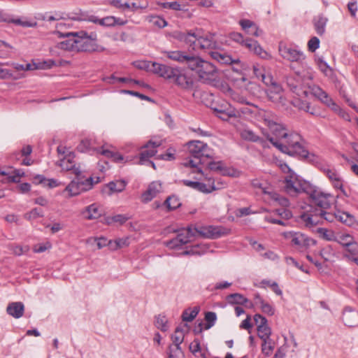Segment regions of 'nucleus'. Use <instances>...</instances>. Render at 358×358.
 Returning <instances> with one entry per match:
<instances>
[{"label":"nucleus","mask_w":358,"mask_h":358,"mask_svg":"<svg viewBox=\"0 0 358 358\" xmlns=\"http://www.w3.org/2000/svg\"><path fill=\"white\" fill-rule=\"evenodd\" d=\"M1 176H6L7 178L2 180V182H19L20 178L24 176L22 170L16 169L12 173L4 171H0Z\"/></svg>","instance_id":"28"},{"label":"nucleus","mask_w":358,"mask_h":358,"mask_svg":"<svg viewBox=\"0 0 358 358\" xmlns=\"http://www.w3.org/2000/svg\"><path fill=\"white\" fill-rule=\"evenodd\" d=\"M286 82L290 90L292 91L294 93L296 94L298 96H308V92L306 90L301 89L299 82L298 80H296L294 76H287L286 78Z\"/></svg>","instance_id":"27"},{"label":"nucleus","mask_w":358,"mask_h":358,"mask_svg":"<svg viewBox=\"0 0 358 358\" xmlns=\"http://www.w3.org/2000/svg\"><path fill=\"white\" fill-rule=\"evenodd\" d=\"M155 326L162 331H166L168 329L167 319L164 315H158L155 319Z\"/></svg>","instance_id":"46"},{"label":"nucleus","mask_w":358,"mask_h":358,"mask_svg":"<svg viewBox=\"0 0 358 358\" xmlns=\"http://www.w3.org/2000/svg\"><path fill=\"white\" fill-rule=\"evenodd\" d=\"M112 3L116 8L127 10L130 9L131 4L127 0H113Z\"/></svg>","instance_id":"52"},{"label":"nucleus","mask_w":358,"mask_h":358,"mask_svg":"<svg viewBox=\"0 0 358 358\" xmlns=\"http://www.w3.org/2000/svg\"><path fill=\"white\" fill-rule=\"evenodd\" d=\"M171 36L188 44L194 50L201 51L209 54V52L219 48L220 40L215 33L201 35L199 32L173 31Z\"/></svg>","instance_id":"2"},{"label":"nucleus","mask_w":358,"mask_h":358,"mask_svg":"<svg viewBox=\"0 0 358 358\" xmlns=\"http://www.w3.org/2000/svg\"><path fill=\"white\" fill-rule=\"evenodd\" d=\"M338 242L343 247H352L356 245L354 238L349 234H343L338 237Z\"/></svg>","instance_id":"41"},{"label":"nucleus","mask_w":358,"mask_h":358,"mask_svg":"<svg viewBox=\"0 0 358 358\" xmlns=\"http://www.w3.org/2000/svg\"><path fill=\"white\" fill-rule=\"evenodd\" d=\"M97 153H100L102 155L105 156L107 158H111L115 162H120L123 160V157L122 155L114 152L110 150L104 149L103 148L99 149L94 150Z\"/></svg>","instance_id":"33"},{"label":"nucleus","mask_w":358,"mask_h":358,"mask_svg":"<svg viewBox=\"0 0 358 358\" xmlns=\"http://www.w3.org/2000/svg\"><path fill=\"white\" fill-rule=\"evenodd\" d=\"M254 321L257 326V329L268 324L266 318L260 314H256L254 315Z\"/></svg>","instance_id":"56"},{"label":"nucleus","mask_w":358,"mask_h":358,"mask_svg":"<svg viewBox=\"0 0 358 358\" xmlns=\"http://www.w3.org/2000/svg\"><path fill=\"white\" fill-rule=\"evenodd\" d=\"M270 87L266 91L267 96L273 103H280L282 99V88L272 78L269 85Z\"/></svg>","instance_id":"21"},{"label":"nucleus","mask_w":358,"mask_h":358,"mask_svg":"<svg viewBox=\"0 0 358 358\" xmlns=\"http://www.w3.org/2000/svg\"><path fill=\"white\" fill-rule=\"evenodd\" d=\"M125 186L126 183L124 180L112 181L107 184V187L110 190V194L114 192H120L123 191Z\"/></svg>","instance_id":"37"},{"label":"nucleus","mask_w":358,"mask_h":358,"mask_svg":"<svg viewBox=\"0 0 358 358\" xmlns=\"http://www.w3.org/2000/svg\"><path fill=\"white\" fill-rule=\"evenodd\" d=\"M285 166L289 173V176L285 178V188L287 193L297 194L303 192L308 194L310 199V192L318 191L310 187L307 183L302 182L298 178V176L286 164H285Z\"/></svg>","instance_id":"9"},{"label":"nucleus","mask_w":358,"mask_h":358,"mask_svg":"<svg viewBox=\"0 0 358 358\" xmlns=\"http://www.w3.org/2000/svg\"><path fill=\"white\" fill-rule=\"evenodd\" d=\"M253 52L257 55L259 56L262 59H269L271 58V55L265 51L257 43L255 48L253 49Z\"/></svg>","instance_id":"53"},{"label":"nucleus","mask_w":358,"mask_h":358,"mask_svg":"<svg viewBox=\"0 0 358 358\" xmlns=\"http://www.w3.org/2000/svg\"><path fill=\"white\" fill-rule=\"evenodd\" d=\"M56 34H58L59 37H76L77 52H94L99 50V45L96 43L97 36L94 32L88 34L85 31H80L62 33L57 31Z\"/></svg>","instance_id":"6"},{"label":"nucleus","mask_w":358,"mask_h":358,"mask_svg":"<svg viewBox=\"0 0 358 358\" xmlns=\"http://www.w3.org/2000/svg\"><path fill=\"white\" fill-rule=\"evenodd\" d=\"M243 30L250 36L260 37L263 36L264 31L260 29L257 24H241Z\"/></svg>","instance_id":"30"},{"label":"nucleus","mask_w":358,"mask_h":358,"mask_svg":"<svg viewBox=\"0 0 358 358\" xmlns=\"http://www.w3.org/2000/svg\"><path fill=\"white\" fill-rule=\"evenodd\" d=\"M278 51L282 58L290 62H301L305 59L302 51L288 46L282 42L279 43Z\"/></svg>","instance_id":"13"},{"label":"nucleus","mask_w":358,"mask_h":358,"mask_svg":"<svg viewBox=\"0 0 358 358\" xmlns=\"http://www.w3.org/2000/svg\"><path fill=\"white\" fill-rule=\"evenodd\" d=\"M209 55H210L213 59L222 64H236L240 66V68L233 67L234 71L238 72L243 69V65L241 64V60L238 58L234 59L229 55L217 51H210L209 52Z\"/></svg>","instance_id":"17"},{"label":"nucleus","mask_w":358,"mask_h":358,"mask_svg":"<svg viewBox=\"0 0 358 358\" xmlns=\"http://www.w3.org/2000/svg\"><path fill=\"white\" fill-rule=\"evenodd\" d=\"M324 172L331 181L335 180L340 177L339 174L334 169H324Z\"/></svg>","instance_id":"63"},{"label":"nucleus","mask_w":358,"mask_h":358,"mask_svg":"<svg viewBox=\"0 0 358 358\" xmlns=\"http://www.w3.org/2000/svg\"><path fill=\"white\" fill-rule=\"evenodd\" d=\"M189 350L196 357H198L201 353V348L200 341L198 339H194L189 345Z\"/></svg>","instance_id":"51"},{"label":"nucleus","mask_w":358,"mask_h":358,"mask_svg":"<svg viewBox=\"0 0 358 358\" xmlns=\"http://www.w3.org/2000/svg\"><path fill=\"white\" fill-rule=\"evenodd\" d=\"M63 41L58 43L56 48L65 51L77 52V38L69 36Z\"/></svg>","instance_id":"26"},{"label":"nucleus","mask_w":358,"mask_h":358,"mask_svg":"<svg viewBox=\"0 0 358 358\" xmlns=\"http://www.w3.org/2000/svg\"><path fill=\"white\" fill-rule=\"evenodd\" d=\"M205 320L206 321L205 329H208L215 324L217 320V315L214 312H207L205 315Z\"/></svg>","instance_id":"49"},{"label":"nucleus","mask_w":358,"mask_h":358,"mask_svg":"<svg viewBox=\"0 0 358 358\" xmlns=\"http://www.w3.org/2000/svg\"><path fill=\"white\" fill-rule=\"evenodd\" d=\"M202 163H203V158L195 159L194 157H193V159L190 158V159H187L185 162L183 163V165L185 166H189V167H192V168H197L196 172L203 175L202 170L200 168H198V165L200 164H202Z\"/></svg>","instance_id":"43"},{"label":"nucleus","mask_w":358,"mask_h":358,"mask_svg":"<svg viewBox=\"0 0 358 358\" xmlns=\"http://www.w3.org/2000/svg\"><path fill=\"white\" fill-rule=\"evenodd\" d=\"M0 78L1 79H9V78L17 79L18 77H15L13 75V73L8 69H0Z\"/></svg>","instance_id":"61"},{"label":"nucleus","mask_w":358,"mask_h":358,"mask_svg":"<svg viewBox=\"0 0 358 358\" xmlns=\"http://www.w3.org/2000/svg\"><path fill=\"white\" fill-rule=\"evenodd\" d=\"M231 98L233 101L235 102L241 103V104H246V105H251L254 107L257 108V106L251 104L249 101H247V99L244 97L243 96L238 94V93H233L231 94Z\"/></svg>","instance_id":"54"},{"label":"nucleus","mask_w":358,"mask_h":358,"mask_svg":"<svg viewBox=\"0 0 358 358\" xmlns=\"http://www.w3.org/2000/svg\"><path fill=\"white\" fill-rule=\"evenodd\" d=\"M320 47V40L317 37H312L308 42V48L309 51L313 52Z\"/></svg>","instance_id":"55"},{"label":"nucleus","mask_w":358,"mask_h":358,"mask_svg":"<svg viewBox=\"0 0 358 358\" xmlns=\"http://www.w3.org/2000/svg\"><path fill=\"white\" fill-rule=\"evenodd\" d=\"M261 310L268 315H273L275 313V309L272 305L266 302L260 308Z\"/></svg>","instance_id":"59"},{"label":"nucleus","mask_w":358,"mask_h":358,"mask_svg":"<svg viewBox=\"0 0 358 358\" xmlns=\"http://www.w3.org/2000/svg\"><path fill=\"white\" fill-rule=\"evenodd\" d=\"M184 327H187V325L185 324L184 327L180 326L176 329L174 334L171 336L173 345L180 346L183 342L185 337Z\"/></svg>","instance_id":"32"},{"label":"nucleus","mask_w":358,"mask_h":358,"mask_svg":"<svg viewBox=\"0 0 358 358\" xmlns=\"http://www.w3.org/2000/svg\"><path fill=\"white\" fill-rule=\"evenodd\" d=\"M162 190V184L159 181L151 182L147 190L142 194V201L145 203L150 201Z\"/></svg>","instance_id":"22"},{"label":"nucleus","mask_w":358,"mask_h":358,"mask_svg":"<svg viewBox=\"0 0 358 358\" xmlns=\"http://www.w3.org/2000/svg\"><path fill=\"white\" fill-rule=\"evenodd\" d=\"M187 149L192 157L199 158H212L210 150L207 144L200 141H191L187 143Z\"/></svg>","instance_id":"12"},{"label":"nucleus","mask_w":358,"mask_h":358,"mask_svg":"<svg viewBox=\"0 0 358 358\" xmlns=\"http://www.w3.org/2000/svg\"><path fill=\"white\" fill-rule=\"evenodd\" d=\"M337 220L348 226H350L354 223V217L348 213L337 210Z\"/></svg>","instance_id":"38"},{"label":"nucleus","mask_w":358,"mask_h":358,"mask_svg":"<svg viewBox=\"0 0 358 358\" xmlns=\"http://www.w3.org/2000/svg\"><path fill=\"white\" fill-rule=\"evenodd\" d=\"M227 300L231 304H245L248 302V299L243 295L238 293L231 294L227 296Z\"/></svg>","instance_id":"36"},{"label":"nucleus","mask_w":358,"mask_h":358,"mask_svg":"<svg viewBox=\"0 0 358 358\" xmlns=\"http://www.w3.org/2000/svg\"><path fill=\"white\" fill-rule=\"evenodd\" d=\"M298 107L300 110H305L311 115L315 114L314 109L311 108L310 103L307 101H299Z\"/></svg>","instance_id":"58"},{"label":"nucleus","mask_w":358,"mask_h":358,"mask_svg":"<svg viewBox=\"0 0 358 358\" xmlns=\"http://www.w3.org/2000/svg\"><path fill=\"white\" fill-rule=\"evenodd\" d=\"M43 217V212L41 209L37 208H33L31 211L25 213L24 215V217L28 220H34L37 217Z\"/></svg>","instance_id":"48"},{"label":"nucleus","mask_w":358,"mask_h":358,"mask_svg":"<svg viewBox=\"0 0 358 358\" xmlns=\"http://www.w3.org/2000/svg\"><path fill=\"white\" fill-rule=\"evenodd\" d=\"M285 140L282 143H275L278 144V150L280 152L304 159L308 157L309 152L306 149L304 141L299 134L289 131Z\"/></svg>","instance_id":"5"},{"label":"nucleus","mask_w":358,"mask_h":358,"mask_svg":"<svg viewBox=\"0 0 358 358\" xmlns=\"http://www.w3.org/2000/svg\"><path fill=\"white\" fill-rule=\"evenodd\" d=\"M161 142L149 141L143 147L140 153V164H143L148 162L154 169H155V163L149 160V158L153 157L157 153V148L161 145Z\"/></svg>","instance_id":"14"},{"label":"nucleus","mask_w":358,"mask_h":358,"mask_svg":"<svg viewBox=\"0 0 358 358\" xmlns=\"http://www.w3.org/2000/svg\"><path fill=\"white\" fill-rule=\"evenodd\" d=\"M195 189L202 193H210L216 189L215 186V181L213 178H209V183L198 182Z\"/></svg>","instance_id":"34"},{"label":"nucleus","mask_w":358,"mask_h":358,"mask_svg":"<svg viewBox=\"0 0 358 358\" xmlns=\"http://www.w3.org/2000/svg\"><path fill=\"white\" fill-rule=\"evenodd\" d=\"M93 178L90 177L83 179L80 176L73 180L66 187L65 190L69 192L71 196L78 195L83 192L90 189L93 186Z\"/></svg>","instance_id":"10"},{"label":"nucleus","mask_w":358,"mask_h":358,"mask_svg":"<svg viewBox=\"0 0 358 358\" xmlns=\"http://www.w3.org/2000/svg\"><path fill=\"white\" fill-rule=\"evenodd\" d=\"M189 69L195 71L203 83L213 81L217 76L216 67L210 62L203 60L199 57H194Z\"/></svg>","instance_id":"8"},{"label":"nucleus","mask_w":358,"mask_h":358,"mask_svg":"<svg viewBox=\"0 0 358 358\" xmlns=\"http://www.w3.org/2000/svg\"><path fill=\"white\" fill-rule=\"evenodd\" d=\"M273 349L274 346L271 344V339H270V341H263L262 344V352L265 356L269 357Z\"/></svg>","instance_id":"50"},{"label":"nucleus","mask_w":358,"mask_h":358,"mask_svg":"<svg viewBox=\"0 0 358 358\" xmlns=\"http://www.w3.org/2000/svg\"><path fill=\"white\" fill-rule=\"evenodd\" d=\"M164 53L166 57L175 62H178L181 64H185L189 69L193 59L195 56L185 53L183 51L175 50V51H164Z\"/></svg>","instance_id":"18"},{"label":"nucleus","mask_w":358,"mask_h":358,"mask_svg":"<svg viewBox=\"0 0 358 358\" xmlns=\"http://www.w3.org/2000/svg\"><path fill=\"white\" fill-rule=\"evenodd\" d=\"M115 246H112V250H115L118 248L127 246L129 244L128 238H118L114 241Z\"/></svg>","instance_id":"60"},{"label":"nucleus","mask_w":358,"mask_h":358,"mask_svg":"<svg viewBox=\"0 0 358 358\" xmlns=\"http://www.w3.org/2000/svg\"><path fill=\"white\" fill-rule=\"evenodd\" d=\"M200 310L199 306H194L193 308H188L183 311L182 314V320L184 322H192L197 316Z\"/></svg>","instance_id":"35"},{"label":"nucleus","mask_w":358,"mask_h":358,"mask_svg":"<svg viewBox=\"0 0 358 358\" xmlns=\"http://www.w3.org/2000/svg\"><path fill=\"white\" fill-rule=\"evenodd\" d=\"M252 69L255 77L260 78L264 83L268 85L270 82H271L272 77L265 74V69L263 66L257 64L253 65Z\"/></svg>","instance_id":"29"},{"label":"nucleus","mask_w":358,"mask_h":358,"mask_svg":"<svg viewBox=\"0 0 358 358\" xmlns=\"http://www.w3.org/2000/svg\"><path fill=\"white\" fill-rule=\"evenodd\" d=\"M259 116L268 127L271 134H267V139L278 149L276 142L282 143L285 141L289 131L278 122V117L269 111L261 110L259 111Z\"/></svg>","instance_id":"4"},{"label":"nucleus","mask_w":358,"mask_h":358,"mask_svg":"<svg viewBox=\"0 0 358 358\" xmlns=\"http://www.w3.org/2000/svg\"><path fill=\"white\" fill-rule=\"evenodd\" d=\"M310 93L317 97L322 103L331 108L333 110H337L338 106L329 96V94L317 85L310 87Z\"/></svg>","instance_id":"16"},{"label":"nucleus","mask_w":358,"mask_h":358,"mask_svg":"<svg viewBox=\"0 0 358 358\" xmlns=\"http://www.w3.org/2000/svg\"><path fill=\"white\" fill-rule=\"evenodd\" d=\"M273 215L278 216L285 221H287L292 217V213L289 210L285 208H278L273 211Z\"/></svg>","instance_id":"47"},{"label":"nucleus","mask_w":358,"mask_h":358,"mask_svg":"<svg viewBox=\"0 0 358 358\" xmlns=\"http://www.w3.org/2000/svg\"><path fill=\"white\" fill-rule=\"evenodd\" d=\"M173 74L171 80L179 87L183 89H190L193 87V80L182 73L179 69L176 68V72H174Z\"/></svg>","instance_id":"20"},{"label":"nucleus","mask_w":358,"mask_h":358,"mask_svg":"<svg viewBox=\"0 0 358 358\" xmlns=\"http://www.w3.org/2000/svg\"><path fill=\"white\" fill-rule=\"evenodd\" d=\"M309 209L302 213L300 221L307 227H313L321 223L322 220L332 222L337 219V210L334 213L326 212L330 206L328 195L320 191L310 192Z\"/></svg>","instance_id":"1"},{"label":"nucleus","mask_w":358,"mask_h":358,"mask_svg":"<svg viewBox=\"0 0 358 358\" xmlns=\"http://www.w3.org/2000/svg\"><path fill=\"white\" fill-rule=\"evenodd\" d=\"M285 237L289 239L292 244L300 250H306L316 244V241L314 239L301 233H285Z\"/></svg>","instance_id":"11"},{"label":"nucleus","mask_w":358,"mask_h":358,"mask_svg":"<svg viewBox=\"0 0 358 358\" xmlns=\"http://www.w3.org/2000/svg\"><path fill=\"white\" fill-rule=\"evenodd\" d=\"M342 320L345 326L355 327L358 324V312L347 308L343 313Z\"/></svg>","instance_id":"23"},{"label":"nucleus","mask_w":358,"mask_h":358,"mask_svg":"<svg viewBox=\"0 0 358 358\" xmlns=\"http://www.w3.org/2000/svg\"><path fill=\"white\" fill-rule=\"evenodd\" d=\"M257 329L258 336L262 340V341H270V336L271 335V329L267 325L261 327Z\"/></svg>","instance_id":"40"},{"label":"nucleus","mask_w":358,"mask_h":358,"mask_svg":"<svg viewBox=\"0 0 358 358\" xmlns=\"http://www.w3.org/2000/svg\"><path fill=\"white\" fill-rule=\"evenodd\" d=\"M252 187L255 188L259 189L264 194H270V192L267 190L268 187L264 185L259 180L255 179L252 180L251 182Z\"/></svg>","instance_id":"57"},{"label":"nucleus","mask_w":358,"mask_h":358,"mask_svg":"<svg viewBox=\"0 0 358 358\" xmlns=\"http://www.w3.org/2000/svg\"><path fill=\"white\" fill-rule=\"evenodd\" d=\"M35 20L37 21H59V20H73L84 21L87 20L90 22H103L104 19L98 20L96 17L91 16L86 18L85 15L74 14L73 15H64L62 13H37L35 15ZM105 20H113V22H118L113 17H108Z\"/></svg>","instance_id":"7"},{"label":"nucleus","mask_w":358,"mask_h":358,"mask_svg":"<svg viewBox=\"0 0 358 358\" xmlns=\"http://www.w3.org/2000/svg\"><path fill=\"white\" fill-rule=\"evenodd\" d=\"M287 347L282 345L275 352L273 358H284L286 355Z\"/></svg>","instance_id":"64"},{"label":"nucleus","mask_w":358,"mask_h":358,"mask_svg":"<svg viewBox=\"0 0 358 358\" xmlns=\"http://www.w3.org/2000/svg\"><path fill=\"white\" fill-rule=\"evenodd\" d=\"M164 204L169 210L176 209L181 205L179 199L176 196H169L165 200Z\"/></svg>","instance_id":"42"},{"label":"nucleus","mask_w":358,"mask_h":358,"mask_svg":"<svg viewBox=\"0 0 358 358\" xmlns=\"http://www.w3.org/2000/svg\"><path fill=\"white\" fill-rule=\"evenodd\" d=\"M113 38H114V40H115V41L120 40L122 41H129V39H130L129 35L122 31L116 32Z\"/></svg>","instance_id":"62"},{"label":"nucleus","mask_w":358,"mask_h":358,"mask_svg":"<svg viewBox=\"0 0 358 358\" xmlns=\"http://www.w3.org/2000/svg\"><path fill=\"white\" fill-rule=\"evenodd\" d=\"M74 157L75 155L73 152H69L57 162V165L64 171H71L76 176H80L82 171L79 166H76V162L73 160Z\"/></svg>","instance_id":"15"},{"label":"nucleus","mask_w":358,"mask_h":358,"mask_svg":"<svg viewBox=\"0 0 358 358\" xmlns=\"http://www.w3.org/2000/svg\"><path fill=\"white\" fill-rule=\"evenodd\" d=\"M213 110L217 114L227 115L228 116H239L238 109H236L229 104L214 108Z\"/></svg>","instance_id":"31"},{"label":"nucleus","mask_w":358,"mask_h":358,"mask_svg":"<svg viewBox=\"0 0 358 358\" xmlns=\"http://www.w3.org/2000/svg\"><path fill=\"white\" fill-rule=\"evenodd\" d=\"M241 136L245 141L252 142L262 141V138L257 136L254 131L250 129H244L241 133Z\"/></svg>","instance_id":"39"},{"label":"nucleus","mask_w":358,"mask_h":358,"mask_svg":"<svg viewBox=\"0 0 358 358\" xmlns=\"http://www.w3.org/2000/svg\"><path fill=\"white\" fill-rule=\"evenodd\" d=\"M150 71L165 79L171 80L174 72H176V68L152 62Z\"/></svg>","instance_id":"19"},{"label":"nucleus","mask_w":358,"mask_h":358,"mask_svg":"<svg viewBox=\"0 0 358 358\" xmlns=\"http://www.w3.org/2000/svg\"><path fill=\"white\" fill-rule=\"evenodd\" d=\"M196 235L205 238H217L221 234L218 228L213 226L194 227L189 226L187 229H182L177 236L171 240L167 245L170 248H178L187 244L192 241Z\"/></svg>","instance_id":"3"},{"label":"nucleus","mask_w":358,"mask_h":358,"mask_svg":"<svg viewBox=\"0 0 358 358\" xmlns=\"http://www.w3.org/2000/svg\"><path fill=\"white\" fill-rule=\"evenodd\" d=\"M101 213L102 210L96 203L87 206L82 211V215L87 220L97 219L101 215Z\"/></svg>","instance_id":"25"},{"label":"nucleus","mask_w":358,"mask_h":358,"mask_svg":"<svg viewBox=\"0 0 358 358\" xmlns=\"http://www.w3.org/2000/svg\"><path fill=\"white\" fill-rule=\"evenodd\" d=\"M24 311V306L22 302H11L7 308V313L14 318L18 319L21 317Z\"/></svg>","instance_id":"24"},{"label":"nucleus","mask_w":358,"mask_h":358,"mask_svg":"<svg viewBox=\"0 0 358 358\" xmlns=\"http://www.w3.org/2000/svg\"><path fill=\"white\" fill-rule=\"evenodd\" d=\"M78 150L81 152L90 151L93 148V142L91 139H83L80 144L78 145Z\"/></svg>","instance_id":"44"},{"label":"nucleus","mask_w":358,"mask_h":358,"mask_svg":"<svg viewBox=\"0 0 358 358\" xmlns=\"http://www.w3.org/2000/svg\"><path fill=\"white\" fill-rule=\"evenodd\" d=\"M169 358H182L183 353L180 346L171 345L169 347Z\"/></svg>","instance_id":"45"}]
</instances>
